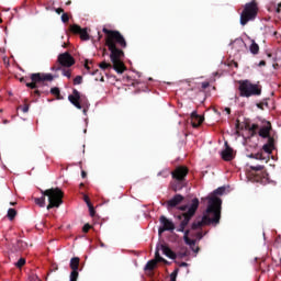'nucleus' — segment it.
<instances>
[{
  "mask_svg": "<svg viewBox=\"0 0 281 281\" xmlns=\"http://www.w3.org/2000/svg\"><path fill=\"white\" fill-rule=\"evenodd\" d=\"M103 34H106L105 37V44L108 49L111 52L110 59L113 64V69L116 71V74H124L126 66L124 65V61H122V56H124V50L126 49V40L124 38V35L120 33V31H111L106 27H103L102 30ZM122 47V49L117 48Z\"/></svg>",
  "mask_w": 281,
  "mask_h": 281,
  "instance_id": "f257e3e1",
  "label": "nucleus"
},
{
  "mask_svg": "<svg viewBox=\"0 0 281 281\" xmlns=\"http://www.w3.org/2000/svg\"><path fill=\"white\" fill-rule=\"evenodd\" d=\"M209 203L202 220L194 221L191 225V229H201L204 225H218V223H221V213L218 209H216L220 207L221 200L212 199Z\"/></svg>",
  "mask_w": 281,
  "mask_h": 281,
  "instance_id": "f03ea898",
  "label": "nucleus"
},
{
  "mask_svg": "<svg viewBox=\"0 0 281 281\" xmlns=\"http://www.w3.org/2000/svg\"><path fill=\"white\" fill-rule=\"evenodd\" d=\"M42 196L41 198H34L35 205H38V207H45V196L48 198V205L47 210H53V207H60L63 205V198L65 196V193H63V190L58 188H50L47 190H40Z\"/></svg>",
  "mask_w": 281,
  "mask_h": 281,
  "instance_id": "7ed1b4c3",
  "label": "nucleus"
},
{
  "mask_svg": "<svg viewBox=\"0 0 281 281\" xmlns=\"http://www.w3.org/2000/svg\"><path fill=\"white\" fill-rule=\"evenodd\" d=\"M30 81H27V78L21 77L20 82H24L25 87L29 89H35L32 93V95H36L37 98H41V90L38 88L41 87H47V82H54V75L52 74H44V72H33L30 75Z\"/></svg>",
  "mask_w": 281,
  "mask_h": 281,
  "instance_id": "20e7f679",
  "label": "nucleus"
},
{
  "mask_svg": "<svg viewBox=\"0 0 281 281\" xmlns=\"http://www.w3.org/2000/svg\"><path fill=\"white\" fill-rule=\"evenodd\" d=\"M258 12H259L258 1L252 0L250 2H247L244 5V9L240 13V19H239L240 25L245 26V25H247V23L257 19Z\"/></svg>",
  "mask_w": 281,
  "mask_h": 281,
  "instance_id": "39448f33",
  "label": "nucleus"
},
{
  "mask_svg": "<svg viewBox=\"0 0 281 281\" xmlns=\"http://www.w3.org/2000/svg\"><path fill=\"white\" fill-rule=\"evenodd\" d=\"M198 210H199V200L195 198L191 201V205L188 212L182 213L181 215H178V218L181 222H180V226L177 228V232H186V228L190 224V221H192V216L196 214Z\"/></svg>",
  "mask_w": 281,
  "mask_h": 281,
  "instance_id": "423d86ee",
  "label": "nucleus"
},
{
  "mask_svg": "<svg viewBox=\"0 0 281 281\" xmlns=\"http://www.w3.org/2000/svg\"><path fill=\"white\" fill-rule=\"evenodd\" d=\"M239 93L241 98H251V95H261L262 88L249 80L239 81Z\"/></svg>",
  "mask_w": 281,
  "mask_h": 281,
  "instance_id": "0eeeda50",
  "label": "nucleus"
},
{
  "mask_svg": "<svg viewBox=\"0 0 281 281\" xmlns=\"http://www.w3.org/2000/svg\"><path fill=\"white\" fill-rule=\"evenodd\" d=\"M250 178L255 183H261L262 186H267V183L270 182L269 180V173L267 170H265V166L257 165V166H250Z\"/></svg>",
  "mask_w": 281,
  "mask_h": 281,
  "instance_id": "6e6552de",
  "label": "nucleus"
},
{
  "mask_svg": "<svg viewBox=\"0 0 281 281\" xmlns=\"http://www.w3.org/2000/svg\"><path fill=\"white\" fill-rule=\"evenodd\" d=\"M160 227L158 228V234L161 236L164 232H175V223L168 220L165 215L159 218Z\"/></svg>",
  "mask_w": 281,
  "mask_h": 281,
  "instance_id": "1a4fd4ad",
  "label": "nucleus"
},
{
  "mask_svg": "<svg viewBox=\"0 0 281 281\" xmlns=\"http://www.w3.org/2000/svg\"><path fill=\"white\" fill-rule=\"evenodd\" d=\"M188 172L190 170L186 166H178L176 169L171 172L172 179L176 181H186V178L188 177Z\"/></svg>",
  "mask_w": 281,
  "mask_h": 281,
  "instance_id": "9d476101",
  "label": "nucleus"
},
{
  "mask_svg": "<svg viewBox=\"0 0 281 281\" xmlns=\"http://www.w3.org/2000/svg\"><path fill=\"white\" fill-rule=\"evenodd\" d=\"M57 63L61 65V67H74L76 65V59L68 52L59 54Z\"/></svg>",
  "mask_w": 281,
  "mask_h": 281,
  "instance_id": "9b49d317",
  "label": "nucleus"
},
{
  "mask_svg": "<svg viewBox=\"0 0 281 281\" xmlns=\"http://www.w3.org/2000/svg\"><path fill=\"white\" fill-rule=\"evenodd\" d=\"M225 187H220V188H217V189H215L214 191H213V193L211 194V196H209V204L207 205H210V201L212 200V199H217V201H220V206H216L215 205V210L216 209H218V212H220V217H221V207H222V205H223V200H221V198H218V196H223L224 194H225Z\"/></svg>",
  "mask_w": 281,
  "mask_h": 281,
  "instance_id": "f8f14e48",
  "label": "nucleus"
},
{
  "mask_svg": "<svg viewBox=\"0 0 281 281\" xmlns=\"http://www.w3.org/2000/svg\"><path fill=\"white\" fill-rule=\"evenodd\" d=\"M69 30L72 34H78L81 41H89V33L87 32V29H82L78 24H72L69 26Z\"/></svg>",
  "mask_w": 281,
  "mask_h": 281,
  "instance_id": "ddd939ff",
  "label": "nucleus"
},
{
  "mask_svg": "<svg viewBox=\"0 0 281 281\" xmlns=\"http://www.w3.org/2000/svg\"><path fill=\"white\" fill-rule=\"evenodd\" d=\"M68 100L76 106V109H82V105L80 104V92L77 89L72 90V94L68 97Z\"/></svg>",
  "mask_w": 281,
  "mask_h": 281,
  "instance_id": "4468645a",
  "label": "nucleus"
},
{
  "mask_svg": "<svg viewBox=\"0 0 281 281\" xmlns=\"http://www.w3.org/2000/svg\"><path fill=\"white\" fill-rule=\"evenodd\" d=\"M271 122L267 121L259 130V137H262L263 139H269V137H271Z\"/></svg>",
  "mask_w": 281,
  "mask_h": 281,
  "instance_id": "2eb2a0df",
  "label": "nucleus"
},
{
  "mask_svg": "<svg viewBox=\"0 0 281 281\" xmlns=\"http://www.w3.org/2000/svg\"><path fill=\"white\" fill-rule=\"evenodd\" d=\"M186 198H183V195L181 194H176L172 199L167 201V207H177V205H180V203H183V200Z\"/></svg>",
  "mask_w": 281,
  "mask_h": 281,
  "instance_id": "dca6fc26",
  "label": "nucleus"
},
{
  "mask_svg": "<svg viewBox=\"0 0 281 281\" xmlns=\"http://www.w3.org/2000/svg\"><path fill=\"white\" fill-rule=\"evenodd\" d=\"M262 150H265L268 155H271V153L276 150V139L273 137H269L268 142L262 146Z\"/></svg>",
  "mask_w": 281,
  "mask_h": 281,
  "instance_id": "f3484780",
  "label": "nucleus"
},
{
  "mask_svg": "<svg viewBox=\"0 0 281 281\" xmlns=\"http://www.w3.org/2000/svg\"><path fill=\"white\" fill-rule=\"evenodd\" d=\"M203 116L196 114V112L191 113V125L193 126V128H199V126L203 124Z\"/></svg>",
  "mask_w": 281,
  "mask_h": 281,
  "instance_id": "a211bd4d",
  "label": "nucleus"
},
{
  "mask_svg": "<svg viewBox=\"0 0 281 281\" xmlns=\"http://www.w3.org/2000/svg\"><path fill=\"white\" fill-rule=\"evenodd\" d=\"M231 47L237 52H243V47L246 46L245 41L241 37H238L231 42Z\"/></svg>",
  "mask_w": 281,
  "mask_h": 281,
  "instance_id": "6ab92c4d",
  "label": "nucleus"
},
{
  "mask_svg": "<svg viewBox=\"0 0 281 281\" xmlns=\"http://www.w3.org/2000/svg\"><path fill=\"white\" fill-rule=\"evenodd\" d=\"M222 159H224V161H232V159H234V149L226 146L225 150L222 151Z\"/></svg>",
  "mask_w": 281,
  "mask_h": 281,
  "instance_id": "aec40b11",
  "label": "nucleus"
},
{
  "mask_svg": "<svg viewBox=\"0 0 281 281\" xmlns=\"http://www.w3.org/2000/svg\"><path fill=\"white\" fill-rule=\"evenodd\" d=\"M161 250H162V254L167 256V258H170L171 260H177V252L172 251L170 247L166 245H161Z\"/></svg>",
  "mask_w": 281,
  "mask_h": 281,
  "instance_id": "412c9836",
  "label": "nucleus"
},
{
  "mask_svg": "<svg viewBox=\"0 0 281 281\" xmlns=\"http://www.w3.org/2000/svg\"><path fill=\"white\" fill-rule=\"evenodd\" d=\"M183 188H186V181H183V180H175L171 183V190L173 192H179V191L183 190Z\"/></svg>",
  "mask_w": 281,
  "mask_h": 281,
  "instance_id": "4be33fe9",
  "label": "nucleus"
},
{
  "mask_svg": "<svg viewBox=\"0 0 281 281\" xmlns=\"http://www.w3.org/2000/svg\"><path fill=\"white\" fill-rule=\"evenodd\" d=\"M80 267V258L79 257H74L70 259V269L71 271H78Z\"/></svg>",
  "mask_w": 281,
  "mask_h": 281,
  "instance_id": "5701e85b",
  "label": "nucleus"
},
{
  "mask_svg": "<svg viewBox=\"0 0 281 281\" xmlns=\"http://www.w3.org/2000/svg\"><path fill=\"white\" fill-rule=\"evenodd\" d=\"M249 50H250V53L254 54V56H257V54H260V46L258 45V43H256L255 40H251Z\"/></svg>",
  "mask_w": 281,
  "mask_h": 281,
  "instance_id": "b1692460",
  "label": "nucleus"
},
{
  "mask_svg": "<svg viewBox=\"0 0 281 281\" xmlns=\"http://www.w3.org/2000/svg\"><path fill=\"white\" fill-rule=\"evenodd\" d=\"M157 267V260L151 259L149 260L146 266H145V271H154L155 268Z\"/></svg>",
  "mask_w": 281,
  "mask_h": 281,
  "instance_id": "393cba45",
  "label": "nucleus"
},
{
  "mask_svg": "<svg viewBox=\"0 0 281 281\" xmlns=\"http://www.w3.org/2000/svg\"><path fill=\"white\" fill-rule=\"evenodd\" d=\"M27 249V243L23 241L22 239H19L16 241V251H25Z\"/></svg>",
  "mask_w": 281,
  "mask_h": 281,
  "instance_id": "a878e982",
  "label": "nucleus"
},
{
  "mask_svg": "<svg viewBox=\"0 0 281 281\" xmlns=\"http://www.w3.org/2000/svg\"><path fill=\"white\" fill-rule=\"evenodd\" d=\"M156 262H165V265H168V260L164 259V257H161V255H159V249H157L155 251V259Z\"/></svg>",
  "mask_w": 281,
  "mask_h": 281,
  "instance_id": "bb28decb",
  "label": "nucleus"
},
{
  "mask_svg": "<svg viewBox=\"0 0 281 281\" xmlns=\"http://www.w3.org/2000/svg\"><path fill=\"white\" fill-rule=\"evenodd\" d=\"M52 95H55L57 100H63V97L60 95V89L55 87L50 89Z\"/></svg>",
  "mask_w": 281,
  "mask_h": 281,
  "instance_id": "cd10ccee",
  "label": "nucleus"
},
{
  "mask_svg": "<svg viewBox=\"0 0 281 281\" xmlns=\"http://www.w3.org/2000/svg\"><path fill=\"white\" fill-rule=\"evenodd\" d=\"M100 69H103V71H106V69H113V65L111 63H106L105 60L99 64Z\"/></svg>",
  "mask_w": 281,
  "mask_h": 281,
  "instance_id": "c85d7f7f",
  "label": "nucleus"
},
{
  "mask_svg": "<svg viewBox=\"0 0 281 281\" xmlns=\"http://www.w3.org/2000/svg\"><path fill=\"white\" fill-rule=\"evenodd\" d=\"M7 216L9 221H14V218H16V211L14 209H9Z\"/></svg>",
  "mask_w": 281,
  "mask_h": 281,
  "instance_id": "c756f323",
  "label": "nucleus"
},
{
  "mask_svg": "<svg viewBox=\"0 0 281 281\" xmlns=\"http://www.w3.org/2000/svg\"><path fill=\"white\" fill-rule=\"evenodd\" d=\"M246 128L250 132V133H252V135H256V132L258 131V128H259V126H258V124H252V125H246Z\"/></svg>",
  "mask_w": 281,
  "mask_h": 281,
  "instance_id": "7c9ffc66",
  "label": "nucleus"
},
{
  "mask_svg": "<svg viewBox=\"0 0 281 281\" xmlns=\"http://www.w3.org/2000/svg\"><path fill=\"white\" fill-rule=\"evenodd\" d=\"M177 258H180V260H182V258H188V256H190V252H188V250L184 251H179L178 254H176Z\"/></svg>",
  "mask_w": 281,
  "mask_h": 281,
  "instance_id": "2f4dec72",
  "label": "nucleus"
},
{
  "mask_svg": "<svg viewBox=\"0 0 281 281\" xmlns=\"http://www.w3.org/2000/svg\"><path fill=\"white\" fill-rule=\"evenodd\" d=\"M184 243L186 245H189V247H194V245H196V240L190 239V237H186Z\"/></svg>",
  "mask_w": 281,
  "mask_h": 281,
  "instance_id": "473e14b6",
  "label": "nucleus"
},
{
  "mask_svg": "<svg viewBox=\"0 0 281 281\" xmlns=\"http://www.w3.org/2000/svg\"><path fill=\"white\" fill-rule=\"evenodd\" d=\"M177 276H179V268H176L170 274V281H177Z\"/></svg>",
  "mask_w": 281,
  "mask_h": 281,
  "instance_id": "72a5a7b5",
  "label": "nucleus"
},
{
  "mask_svg": "<svg viewBox=\"0 0 281 281\" xmlns=\"http://www.w3.org/2000/svg\"><path fill=\"white\" fill-rule=\"evenodd\" d=\"M15 267H18V269H21L22 267H25V258H20L18 260V262L15 263Z\"/></svg>",
  "mask_w": 281,
  "mask_h": 281,
  "instance_id": "f704fd0d",
  "label": "nucleus"
},
{
  "mask_svg": "<svg viewBox=\"0 0 281 281\" xmlns=\"http://www.w3.org/2000/svg\"><path fill=\"white\" fill-rule=\"evenodd\" d=\"M265 106H269V103L267 101L257 103V109H260L261 111H265Z\"/></svg>",
  "mask_w": 281,
  "mask_h": 281,
  "instance_id": "c9c22d12",
  "label": "nucleus"
},
{
  "mask_svg": "<svg viewBox=\"0 0 281 281\" xmlns=\"http://www.w3.org/2000/svg\"><path fill=\"white\" fill-rule=\"evenodd\" d=\"M251 159H259V160H262V159H265V157H262V153H258V154H251L250 156H249Z\"/></svg>",
  "mask_w": 281,
  "mask_h": 281,
  "instance_id": "e433bc0d",
  "label": "nucleus"
},
{
  "mask_svg": "<svg viewBox=\"0 0 281 281\" xmlns=\"http://www.w3.org/2000/svg\"><path fill=\"white\" fill-rule=\"evenodd\" d=\"M63 67H65V66H63V65H60V63H58L57 65L52 67V70L53 71H63V69H65Z\"/></svg>",
  "mask_w": 281,
  "mask_h": 281,
  "instance_id": "4c0bfd02",
  "label": "nucleus"
},
{
  "mask_svg": "<svg viewBox=\"0 0 281 281\" xmlns=\"http://www.w3.org/2000/svg\"><path fill=\"white\" fill-rule=\"evenodd\" d=\"M78 271L70 272V281H78Z\"/></svg>",
  "mask_w": 281,
  "mask_h": 281,
  "instance_id": "58836bf2",
  "label": "nucleus"
},
{
  "mask_svg": "<svg viewBox=\"0 0 281 281\" xmlns=\"http://www.w3.org/2000/svg\"><path fill=\"white\" fill-rule=\"evenodd\" d=\"M61 74H63V76H65L68 79L71 78V70L70 69L64 68Z\"/></svg>",
  "mask_w": 281,
  "mask_h": 281,
  "instance_id": "ea45409f",
  "label": "nucleus"
},
{
  "mask_svg": "<svg viewBox=\"0 0 281 281\" xmlns=\"http://www.w3.org/2000/svg\"><path fill=\"white\" fill-rule=\"evenodd\" d=\"M74 85H82V76H77L74 79Z\"/></svg>",
  "mask_w": 281,
  "mask_h": 281,
  "instance_id": "a19ab883",
  "label": "nucleus"
},
{
  "mask_svg": "<svg viewBox=\"0 0 281 281\" xmlns=\"http://www.w3.org/2000/svg\"><path fill=\"white\" fill-rule=\"evenodd\" d=\"M61 21H63V23H69V14L63 13L61 14Z\"/></svg>",
  "mask_w": 281,
  "mask_h": 281,
  "instance_id": "79ce46f5",
  "label": "nucleus"
},
{
  "mask_svg": "<svg viewBox=\"0 0 281 281\" xmlns=\"http://www.w3.org/2000/svg\"><path fill=\"white\" fill-rule=\"evenodd\" d=\"M88 207H89L90 216H95V209L93 207V204L88 205Z\"/></svg>",
  "mask_w": 281,
  "mask_h": 281,
  "instance_id": "37998d69",
  "label": "nucleus"
},
{
  "mask_svg": "<svg viewBox=\"0 0 281 281\" xmlns=\"http://www.w3.org/2000/svg\"><path fill=\"white\" fill-rule=\"evenodd\" d=\"M89 229H91V226H90L89 224H86V225L82 227L83 234H89Z\"/></svg>",
  "mask_w": 281,
  "mask_h": 281,
  "instance_id": "c03bdc74",
  "label": "nucleus"
},
{
  "mask_svg": "<svg viewBox=\"0 0 281 281\" xmlns=\"http://www.w3.org/2000/svg\"><path fill=\"white\" fill-rule=\"evenodd\" d=\"M83 201L85 203H87L88 206H91V200L89 199V195H83Z\"/></svg>",
  "mask_w": 281,
  "mask_h": 281,
  "instance_id": "a18cd8bd",
  "label": "nucleus"
},
{
  "mask_svg": "<svg viewBox=\"0 0 281 281\" xmlns=\"http://www.w3.org/2000/svg\"><path fill=\"white\" fill-rule=\"evenodd\" d=\"M22 111H23V113H27V111H30V104H25V105L22 108Z\"/></svg>",
  "mask_w": 281,
  "mask_h": 281,
  "instance_id": "49530a36",
  "label": "nucleus"
},
{
  "mask_svg": "<svg viewBox=\"0 0 281 281\" xmlns=\"http://www.w3.org/2000/svg\"><path fill=\"white\" fill-rule=\"evenodd\" d=\"M85 69H87L88 71H90L91 67H89V59H86L85 61Z\"/></svg>",
  "mask_w": 281,
  "mask_h": 281,
  "instance_id": "de8ad7c7",
  "label": "nucleus"
},
{
  "mask_svg": "<svg viewBox=\"0 0 281 281\" xmlns=\"http://www.w3.org/2000/svg\"><path fill=\"white\" fill-rule=\"evenodd\" d=\"M56 14H63V12H65V10L63 8H57L55 10Z\"/></svg>",
  "mask_w": 281,
  "mask_h": 281,
  "instance_id": "09e8293b",
  "label": "nucleus"
},
{
  "mask_svg": "<svg viewBox=\"0 0 281 281\" xmlns=\"http://www.w3.org/2000/svg\"><path fill=\"white\" fill-rule=\"evenodd\" d=\"M183 232H184L183 239L189 238V236H190V229H186V231H183Z\"/></svg>",
  "mask_w": 281,
  "mask_h": 281,
  "instance_id": "8fccbe9b",
  "label": "nucleus"
},
{
  "mask_svg": "<svg viewBox=\"0 0 281 281\" xmlns=\"http://www.w3.org/2000/svg\"><path fill=\"white\" fill-rule=\"evenodd\" d=\"M207 87H210V82L207 81L202 82V89H207Z\"/></svg>",
  "mask_w": 281,
  "mask_h": 281,
  "instance_id": "3c124183",
  "label": "nucleus"
},
{
  "mask_svg": "<svg viewBox=\"0 0 281 281\" xmlns=\"http://www.w3.org/2000/svg\"><path fill=\"white\" fill-rule=\"evenodd\" d=\"M277 14H280L281 12V2L278 4L277 9H276Z\"/></svg>",
  "mask_w": 281,
  "mask_h": 281,
  "instance_id": "603ef678",
  "label": "nucleus"
},
{
  "mask_svg": "<svg viewBox=\"0 0 281 281\" xmlns=\"http://www.w3.org/2000/svg\"><path fill=\"white\" fill-rule=\"evenodd\" d=\"M179 210H180L181 212H186V210H188V205H182V206L179 207Z\"/></svg>",
  "mask_w": 281,
  "mask_h": 281,
  "instance_id": "864d4df0",
  "label": "nucleus"
},
{
  "mask_svg": "<svg viewBox=\"0 0 281 281\" xmlns=\"http://www.w3.org/2000/svg\"><path fill=\"white\" fill-rule=\"evenodd\" d=\"M179 267H188V262L182 261V262L179 263Z\"/></svg>",
  "mask_w": 281,
  "mask_h": 281,
  "instance_id": "5fc2aeb1",
  "label": "nucleus"
},
{
  "mask_svg": "<svg viewBox=\"0 0 281 281\" xmlns=\"http://www.w3.org/2000/svg\"><path fill=\"white\" fill-rule=\"evenodd\" d=\"M224 111L227 113V115H229L232 113V109H229V108H225Z\"/></svg>",
  "mask_w": 281,
  "mask_h": 281,
  "instance_id": "6e6d98bb",
  "label": "nucleus"
},
{
  "mask_svg": "<svg viewBox=\"0 0 281 281\" xmlns=\"http://www.w3.org/2000/svg\"><path fill=\"white\" fill-rule=\"evenodd\" d=\"M81 177H82V179H86L87 178V172L86 171H81Z\"/></svg>",
  "mask_w": 281,
  "mask_h": 281,
  "instance_id": "4d7b16f0",
  "label": "nucleus"
},
{
  "mask_svg": "<svg viewBox=\"0 0 281 281\" xmlns=\"http://www.w3.org/2000/svg\"><path fill=\"white\" fill-rule=\"evenodd\" d=\"M259 65H260V66H265V65H267V63H266L265 60H261V61L259 63Z\"/></svg>",
  "mask_w": 281,
  "mask_h": 281,
  "instance_id": "13d9d810",
  "label": "nucleus"
},
{
  "mask_svg": "<svg viewBox=\"0 0 281 281\" xmlns=\"http://www.w3.org/2000/svg\"><path fill=\"white\" fill-rule=\"evenodd\" d=\"M66 5H71V0H68V1L66 2Z\"/></svg>",
  "mask_w": 281,
  "mask_h": 281,
  "instance_id": "bf43d9fd",
  "label": "nucleus"
},
{
  "mask_svg": "<svg viewBox=\"0 0 281 281\" xmlns=\"http://www.w3.org/2000/svg\"><path fill=\"white\" fill-rule=\"evenodd\" d=\"M10 205H16V202H10Z\"/></svg>",
  "mask_w": 281,
  "mask_h": 281,
  "instance_id": "052dcab7",
  "label": "nucleus"
},
{
  "mask_svg": "<svg viewBox=\"0 0 281 281\" xmlns=\"http://www.w3.org/2000/svg\"><path fill=\"white\" fill-rule=\"evenodd\" d=\"M100 81H101V82H104V77H101Z\"/></svg>",
  "mask_w": 281,
  "mask_h": 281,
  "instance_id": "680f3d73",
  "label": "nucleus"
},
{
  "mask_svg": "<svg viewBox=\"0 0 281 281\" xmlns=\"http://www.w3.org/2000/svg\"><path fill=\"white\" fill-rule=\"evenodd\" d=\"M95 74H98V70H95L94 72H92V76H95Z\"/></svg>",
  "mask_w": 281,
  "mask_h": 281,
  "instance_id": "e2e57ef3",
  "label": "nucleus"
},
{
  "mask_svg": "<svg viewBox=\"0 0 281 281\" xmlns=\"http://www.w3.org/2000/svg\"><path fill=\"white\" fill-rule=\"evenodd\" d=\"M3 124H8V120H4V121H3Z\"/></svg>",
  "mask_w": 281,
  "mask_h": 281,
  "instance_id": "0e129e2a",
  "label": "nucleus"
},
{
  "mask_svg": "<svg viewBox=\"0 0 281 281\" xmlns=\"http://www.w3.org/2000/svg\"><path fill=\"white\" fill-rule=\"evenodd\" d=\"M235 67H238V63H235Z\"/></svg>",
  "mask_w": 281,
  "mask_h": 281,
  "instance_id": "69168bd1",
  "label": "nucleus"
},
{
  "mask_svg": "<svg viewBox=\"0 0 281 281\" xmlns=\"http://www.w3.org/2000/svg\"><path fill=\"white\" fill-rule=\"evenodd\" d=\"M199 236H200V238H202L203 236L201 235V233H199Z\"/></svg>",
  "mask_w": 281,
  "mask_h": 281,
  "instance_id": "338daca9",
  "label": "nucleus"
},
{
  "mask_svg": "<svg viewBox=\"0 0 281 281\" xmlns=\"http://www.w3.org/2000/svg\"><path fill=\"white\" fill-rule=\"evenodd\" d=\"M63 47H67V44H64Z\"/></svg>",
  "mask_w": 281,
  "mask_h": 281,
  "instance_id": "774afa93",
  "label": "nucleus"
}]
</instances>
